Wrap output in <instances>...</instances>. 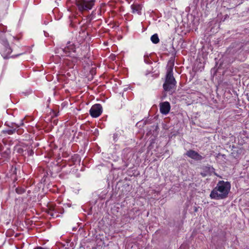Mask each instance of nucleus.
<instances>
[{"label":"nucleus","instance_id":"nucleus-1","mask_svg":"<svg viewBox=\"0 0 249 249\" xmlns=\"http://www.w3.org/2000/svg\"><path fill=\"white\" fill-rule=\"evenodd\" d=\"M231 189V184L228 181H219L216 186L212 191L210 196L212 199H222L227 197Z\"/></svg>","mask_w":249,"mask_h":249},{"label":"nucleus","instance_id":"nucleus-2","mask_svg":"<svg viewBox=\"0 0 249 249\" xmlns=\"http://www.w3.org/2000/svg\"><path fill=\"white\" fill-rule=\"evenodd\" d=\"M173 69L172 66L167 69L165 82L163 85L164 89L166 91H169L176 86V81L173 76Z\"/></svg>","mask_w":249,"mask_h":249},{"label":"nucleus","instance_id":"nucleus-3","mask_svg":"<svg viewBox=\"0 0 249 249\" xmlns=\"http://www.w3.org/2000/svg\"><path fill=\"white\" fill-rule=\"evenodd\" d=\"M95 0H75L78 9L81 12L88 11L92 9Z\"/></svg>","mask_w":249,"mask_h":249},{"label":"nucleus","instance_id":"nucleus-4","mask_svg":"<svg viewBox=\"0 0 249 249\" xmlns=\"http://www.w3.org/2000/svg\"><path fill=\"white\" fill-rule=\"evenodd\" d=\"M102 112V107L100 104H97L93 105L89 110L90 115L94 118L99 117Z\"/></svg>","mask_w":249,"mask_h":249},{"label":"nucleus","instance_id":"nucleus-5","mask_svg":"<svg viewBox=\"0 0 249 249\" xmlns=\"http://www.w3.org/2000/svg\"><path fill=\"white\" fill-rule=\"evenodd\" d=\"M185 155L196 160H201L203 159V157L199 155L197 152L192 150L187 151Z\"/></svg>","mask_w":249,"mask_h":249},{"label":"nucleus","instance_id":"nucleus-6","mask_svg":"<svg viewBox=\"0 0 249 249\" xmlns=\"http://www.w3.org/2000/svg\"><path fill=\"white\" fill-rule=\"evenodd\" d=\"M170 105L168 102H164L160 104V110L163 114H167L170 110Z\"/></svg>","mask_w":249,"mask_h":249},{"label":"nucleus","instance_id":"nucleus-7","mask_svg":"<svg viewBox=\"0 0 249 249\" xmlns=\"http://www.w3.org/2000/svg\"><path fill=\"white\" fill-rule=\"evenodd\" d=\"M12 53V50L10 48L9 44L5 42L3 44V48L1 50V55L4 58H6Z\"/></svg>","mask_w":249,"mask_h":249},{"label":"nucleus","instance_id":"nucleus-8","mask_svg":"<svg viewBox=\"0 0 249 249\" xmlns=\"http://www.w3.org/2000/svg\"><path fill=\"white\" fill-rule=\"evenodd\" d=\"M75 49L74 44L71 42H69L67 43V46L64 48L61 49V51H62L66 55L68 56L70 52L75 51Z\"/></svg>","mask_w":249,"mask_h":249},{"label":"nucleus","instance_id":"nucleus-9","mask_svg":"<svg viewBox=\"0 0 249 249\" xmlns=\"http://www.w3.org/2000/svg\"><path fill=\"white\" fill-rule=\"evenodd\" d=\"M23 120H21V123L19 124H17L16 123H12L11 124V125H9V126L11 128L10 129H8L7 130H5L4 131V132H5L9 135L13 134L14 133H15L16 129L19 126L23 125Z\"/></svg>","mask_w":249,"mask_h":249},{"label":"nucleus","instance_id":"nucleus-10","mask_svg":"<svg viewBox=\"0 0 249 249\" xmlns=\"http://www.w3.org/2000/svg\"><path fill=\"white\" fill-rule=\"evenodd\" d=\"M131 8L133 13H137L138 14H141L142 10V6L138 4H135L131 5Z\"/></svg>","mask_w":249,"mask_h":249},{"label":"nucleus","instance_id":"nucleus-11","mask_svg":"<svg viewBox=\"0 0 249 249\" xmlns=\"http://www.w3.org/2000/svg\"><path fill=\"white\" fill-rule=\"evenodd\" d=\"M151 40L154 44H157L159 43L160 41V39L159 38L158 35L157 34H155L152 35L151 37Z\"/></svg>","mask_w":249,"mask_h":249},{"label":"nucleus","instance_id":"nucleus-12","mask_svg":"<svg viewBox=\"0 0 249 249\" xmlns=\"http://www.w3.org/2000/svg\"><path fill=\"white\" fill-rule=\"evenodd\" d=\"M96 170H100V171L103 170L104 171H107V165L104 166L102 164L98 165V166H96Z\"/></svg>","mask_w":249,"mask_h":249},{"label":"nucleus","instance_id":"nucleus-13","mask_svg":"<svg viewBox=\"0 0 249 249\" xmlns=\"http://www.w3.org/2000/svg\"><path fill=\"white\" fill-rule=\"evenodd\" d=\"M96 70L94 68H92L90 71V72L91 73V74L93 75L95 73Z\"/></svg>","mask_w":249,"mask_h":249},{"label":"nucleus","instance_id":"nucleus-14","mask_svg":"<svg viewBox=\"0 0 249 249\" xmlns=\"http://www.w3.org/2000/svg\"><path fill=\"white\" fill-rule=\"evenodd\" d=\"M115 55L114 54H111L110 55V60H114L115 59Z\"/></svg>","mask_w":249,"mask_h":249},{"label":"nucleus","instance_id":"nucleus-15","mask_svg":"<svg viewBox=\"0 0 249 249\" xmlns=\"http://www.w3.org/2000/svg\"><path fill=\"white\" fill-rule=\"evenodd\" d=\"M144 62L146 63H148V56H145L144 55Z\"/></svg>","mask_w":249,"mask_h":249},{"label":"nucleus","instance_id":"nucleus-16","mask_svg":"<svg viewBox=\"0 0 249 249\" xmlns=\"http://www.w3.org/2000/svg\"><path fill=\"white\" fill-rule=\"evenodd\" d=\"M17 133H20V129H18V130H17Z\"/></svg>","mask_w":249,"mask_h":249},{"label":"nucleus","instance_id":"nucleus-17","mask_svg":"<svg viewBox=\"0 0 249 249\" xmlns=\"http://www.w3.org/2000/svg\"><path fill=\"white\" fill-rule=\"evenodd\" d=\"M34 153L33 151H32H32H31V154L32 153Z\"/></svg>","mask_w":249,"mask_h":249},{"label":"nucleus","instance_id":"nucleus-18","mask_svg":"<svg viewBox=\"0 0 249 249\" xmlns=\"http://www.w3.org/2000/svg\"><path fill=\"white\" fill-rule=\"evenodd\" d=\"M248 99L249 101V96L248 97Z\"/></svg>","mask_w":249,"mask_h":249}]
</instances>
